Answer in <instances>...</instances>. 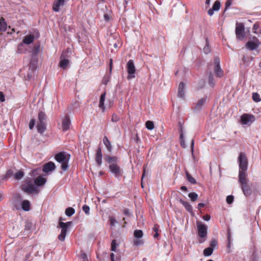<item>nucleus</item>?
<instances>
[{"label": "nucleus", "mask_w": 261, "mask_h": 261, "mask_svg": "<svg viewBox=\"0 0 261 261\" xmlns=\"http://www.w3.org/2000/svg\"><path fill=\"white\" fill-rule=\"evenodd\" d=\"M21 208L24 211H30L31 208L30 201L28 200H23L21 203Z\"/></svg>", "instance_id": "a878e982"}, {"label": "nucleus", "mask_w": 261, "mask_h": 261, "mask_svg": "<svg viewBox=\"0 0 261 261\" xmlns=\"http://www.w3.org/2000/svg\"><path fill=\"white\" fill-rule=\"evenodd\" d=\"M255 120L253 115L248 114H244L241 117V123L243 125H250Z\"/></svg>", "instance_id": "0eeeda50"}, {"label": "nucleus", "mask_w": 261, "mask_h": 261, "mask_svg": "<svg viewBox=\"0 0 261 261\" xmlns=\"http://www.w3.org/2000/svg\"><path fill=\"white\" fill-rule=\"evenodd\" d=\"M145 126L149 130H152L154 127L153 122L151 121H147L145 123Z\"/></svg>", "instance_id": "4c0bfd02"}, {"label": "nucleus", "mask_w": 261, "mask_h": 261, "mask_svg": "<svg viewBox=\"0 0 261 261\" xmlns=\"http://www.w3.org/2000/svg\"><path fill=\"white\" fill-rule=\"evenodd\" d=\"M70 159V155L65 151L60 152L55 155V160L61 164V168L64 171L69 168Z\"/></svg>", "instance_id": "f257e3e1"}, {"label": "nucleus", "mask_w": 261, "mask_h": 261, "mask_svg": "<svg viewBox=\"0 0 261 261\" xmlns=\"http://www.w3.org/2000/svg\"><path fill=\"white\" fill-rule=\"evenodd\" d=\"M126 68L128 73L127 79L128 80H130L135 78L136 68L133 60H130L128 61V62L127 63Z\"/></svg>", "instance_id": "6e6552de"}, {"label": "nucleus", "mask_w": 261, "mask_h": 261, "mask_svg": "<svg viewBox=\"0 0 261 261\" xmlns=\"http://www.w3.org/2000/svg\"><path fill=\"white\" fill-rule=\"evenodd\" d=\"M244 25L242 23H237L236 27V37L238 39L242 40L245 37Z\"/></svg>", "instance_id": "423d86ee"}, {"label": "nucleus", "mask_w": 261, "mask_h": 261, "mask_svg": "<svg viewBox=\"0 0 261 261\" xmlns=\"http://www.w3.org/2000/svg\"><path fill=\"white\" fill-rule=\"evenodd\" d=\"M258 46V41H248L246 44V47L250 50H253L257 48Z\"/></svg>", "instance_id": "aec40b11"}, {"label": "nucleus", "mask_w": 261, "mask_h": 261, "mask_svg": "<svg viewBox=\"0 0 261 261\" xmlns=\"http://www.w3.org/2000/svg\"><path fill=\"white\" fill-rule=\"evenodd\" d=\"M241 188L244 192V194L246 196L249 195L251 194V190L250 189V187L247 182L245 183L244 184H242Z\"/></svg>", "instance_id": "b1692460"}, {"label": "nucleus", "mask_w": 261, "mask_h": 261, "mask_svg": "<svg viewBox=\"0 0 261 261\" xmlns=\"http://www.w3.org/2000/svg\"><path fill=\"white\" fill-rule=\"evenodd\" d=\"M214 249L212 247H208L203 250V255L205 256H209L211 255L213 252Z\"/></svg>", "instance_id": "473e14b6"}, {"label": "nucleus", "mask_w": 261, "mask_h": 261, "mask_svg": "<svg viewBox=\"0 0 261 261\" xmlns=\"http://www.w3.org/2000/svg\"><path fill=\"white\" fill-rule=\"evenodd\" d=\"M179 202L182 204L186 210L191 214H193V208L192 205L187 201H184L182 199H179Z\"/></svg>", "instance_id": "4be33fe9"}, {"label": "nucleus", "mask_w": 261, "mask_h": 261, "mask_svg": "<svg viewBox=\"0 0 261 261\" xmlns=\"http://www.w3.org/2000/svg\"><path fill=\"white\" fill-rule=\"evenodd\" d=\"M258 28V25L256 23H255L254 25H253V29L254 30H257V29Z\"/></svg>", "instance_id": "338daca9"}, {"label": "nucleus", "mask_w": 261, "mask_h": 261, "mask_svg": "<svg viewBox=\"0 0 261 261\" xmlns=\"http://www.w3.org/2000/svg\"><path fill=\"white\" fill-rule=\"evenodd\" d=\"M231 5V0H227L225 3V9H227Z\"/></svg>", "instance_id": "4d7b16f0"}, {"label": "nucleus", "mask_w": 261, "mask_h": 261, "mask_svg": "<svg viewBox=\"0 0 261 261\" xmlns=\"http://www.w3.org/2000/svg\"><path fill=\"white\" fill-rule=\"evenodd\" d=\"M80 259L82 261H87L88 257L87 255L85 253H82L80 255Z\"/></svg>", "instance_id": "09e8293b"}, {"label": "nucleus", "mask_w": 261, "mask_h": 261, "mask_svg": "<svg viewBox=\"0 0 261 261\" xmlns=\"http://www.w3.org/2000/svg\"><path fill=\"white\" fill-rule=\"evenodd\" d=\"M206 101V97H203L199 100L195 107V110L200 111L205 103Z\"/></svg>", "instance_id": "6ab92c4d"}, {"label": "nucleus", "mask_w": 261, "mask_h": 261, "mask_svg": "<svg viewBox=\"0 0 261 261\" xmlns=\"http://www.w3.org/2000/svg\"><path fill=\"white\" fill-rule=\"evenodd\" d=\"M214 70L217 76L221 77L223 75V71L220 67V61L219 58L215 59Z\"/></svg>", "instance_id": "1a4fd4ad"}, {"label": "nucleus", "mask_w": 261, "mask_h": 261, "mask_svg": "<svg viewBox=\"0 0 261 261\" xmlns=\"http://www.w3.org/2000/svg\"><path fill=\"white\" fill-rule=\"evenodd\" d=\"M46 122H38L37 128L39 133H43L46 129Z\"/></svg>", "instance_id": "393cba45"}, {"label": "nucleus", "mask_w": 261, "mask_h": 261, "mask_svg": "<svg viewBox=\"0 0 261 261\" xmlns=\"http://www.w3.org/2000/svg\"><path fill=\"white\" fill-rule=\"evenodd\" d=\"M43 171V172L45 173H48L49 172V162L46 163L43 166V168L42 169H39L34 170L33 172V173L34 175L38 174L40 172Z\"/></svg>", "instance_id": "412c9836"}, {"label": "nucleus", "mask_w": 261, "mask_h": 261, "mask_svg": "<svg viewBox=\"0 0 261 261\" xmlns=\"http://www.w3.org/2000/svg\"><path fill=\"white\" fill-rule=\"evenodd\" d=\"M198 235L200 238L199 242L203 243L207 236V226L205 224L202 223L200 222L197 221L196 223Z\"/></svg>", "instance_id": "7ed1b4c3"}, {"label": "nucleus", "mask_w": 261, "mask_h": 261, "mask_svg": "<svg viewBox=\"0 0 261 261\" xmlns=\"http://www.w3.org/2000/svg\"><path fill=\"white\" fill-rule=\"evenodd\" d=\"M202 218L204 220L208 221L210 220L211 216L209 215H205L203 216Z\"/></svg>", "instance_id": "13d9d810"}, {"label": "nucleus", "mask_w": 261, "mask_h": 261, "mask_svg": "<svg viewBox=\"0 0 261 261\" xmlns=\"http://www.w3.org/2000/svg\"><path fill=\"white\" fill-rule=\"evenodd\" d=\"M205 206V204L203 203H199L198 204V208L200 209Z\"/></svg>", "instance_id": "e2e57ef3"}, {"label": "nucleus", "mask_w": 261, "mask_h": 261, "mask_svg": "<svg viewBox=\"0 0 261 261\" xmlns=\"http://www.w3.org/2000/svg\"><path fill=\"white\" fill-rule=\"evenodd\" d=\"M61 228V231L60 234L58 236V239L60 241L63 242L65 239L67 230L64 228Z\"/></svg>", "instance_id": "c756f323"}, {"label": "nucleus", "mask_w": 261, "mask_h": 261, "mask_svg": "<svg viewBox=\"0 0 261 261\" xmlns=\"http://www.w3.org/2000/svg\"><path fill=\"white\" fill-rule=\"evenodd\" d=\"M203 51L205 54H208L211 51L210 46L206 44L203 48Z\"/></svg>", "instance_id": "603ef678"}, {"label": "nucleus", "mask_w": 261, "mask_h": 261, "mask_svg": "<svg viewBox=\"0 0 261 261\" xmlns=\"http://www.w3.org/2000/svg\"><path fill=\"white\" fill-rule=\"evenodd\" d=\"M95 159L97 164L101 165L102 163V152L100 148H98L97 150Z\"/></svg>", "instance_id": "5701e85b"}, {"label": "nucleus", "mask_w": 261, "mask_h": 261, "mask_svg": "<svg viewBox=\"0 0 261 261\" xmlns=\"http://www.w3.org/2000/svg\"><path fill=\"white\" fill-rule=\"evenodd\" d=\"M245 171L246 170H240L239 171V181L241 184V185L244 184L245 183L247 182Z\"/></svg>", "instance_id": "f3484780"}, {"label": "nucleus", "mask_w": 261, "mask_h": 261, "mask_svg": "<svg viewBox=\"0 0 261 261\" xmlns=\"http://www.w3.org/2000/svg\"><path fill=\"white\" fill-rule=\"evenodd\" d=\"M181 190L184 191H187L188 189H187V187H186V186H182L181 187Z\"/></svg>", "instance_id": "774afa93"}, {"label": "nucleus", "mask_w": 261, "mask_h": 261, "mask_svg": "<svg viewBox=\"0 0 261 261\" xmlns=\"http://www.w3.org/2000/svg\"><path fill=\"white\" fill-rule=\"evenodd\" d=\"M36 120L34 119H32L29 123V128L32 129L35 124Z\"/></svg>", "instance_id": "de8ad7c7"}, {"label": "nucleus", "mask_w": 261, "mask_h": 261, "mask_svg": "<svg viewBox=\"0 0 261 261\" xmlns=\"http://www.w3.org/2000/svg\"><path fill=\"white\" fill-rule=\"evenodd\" d=\"M133 242L134 244L136 246H140L143 244V240L140 239L135 238V239L134 240Z\"/></svg>", "instance_id": "37998d69"}, {"label": "nucleus", "mask_w": 261, "mask_h": 261, "mask_svg": "<svg viewBox=\"0 0 261 261\" xmlns=\"http://www.w3.org/2000/svg\"><path fill=\"white\" fill-rule=\"evenodd\" d=\"M83 210L87 215L90 214V207L87 205H84L83 206Z\"/></svg>", "instance_id": "a18cd8bd"}, {"label": "nucleus", "mask_w": 261, "mask_h": 261, "mask_svg": "<svg viewBox=\"0 0 261 261\" xmlns=\"http://www.w3.org/2000/svg\"><path fill=\"white\" fill-rule=\"evenodd\" d=\"M33 226V225L32 222L27 221L25 224L24 231L31 230Z\"/></svg>", "instance_id": "a19ab883"}, {"label": "nucleus", "mask_w": 261, "mask_h": 261, "mask_svg": "<svg viewBox=\"0 0 261 261\" xmlns=\"http://www.w3.org/2000/svg\"><path fill=\"white\" fill-rule=\"evenodd\" d=\"M74 209L71 207L67 208L65 211V214L68 217L71 216L74 214Z\"/></svg>", "instance_id": "72a5a7b5"}, {"label": "nucleus", "mask_w": 261, "mask_h": 261, "mask_svg": "<svg viewBox=\"0 0 261 261\" xmlns=\"http://www.w3.org/2000/svg\"><path fill=\"white\" fill-rule=\"evenodd\" d=\"M67 54V52H63L61 56L60 66L63 69L66 68L69 63V60L66 58V57H68Z\"/></svg>", "instance_id": "9b49d317"}, {"label": "nucleus", "mask_w": 261, "mask_h": 261, "mask_svg": "<svg viewBox=\"0 0 261 261\" xmlns=\"http://www.w3.org/2000/svg\"><path fill=\"white\" fill-rule=\"evenodd\" d=\"M5 101V95L2 92H0V101L4 102Z\"/></svg>", "instance_id": "6e6d98bb"}, {"label": "nucleus", "mask_w": 261, "mask_h": 261, "mask_svg": "<svg viewBox=\"0 0 261 261\" xmlns=\"http://www.w3.org/2000/svg\"><path fill=\"white\" fill-rule=\"evenodd\" d=\"M124 214L125 215H130V212L129 210L126 209L124 211Z\"/></svg>", "instance_id": "680f3d73"}, {"label": "nucleus", "mask_w": 261, "mask_h": 261, "mask_svg": "<svg viewBox=\"0 0 261 261\" xmlns=\"http://www.w3.org/2000/svg\"><path fill=\"white\" fill-rule=\"evenodd\" d=\"M186 175L189 182L193 184H196V181L195 178H193L188 172H186Z\"/></svg>", "instance_id": "ea45409f"}, {"label": "nucleus", "mask_w": 261, "mask_h": 261, "mask_svg": "<svg viewBox=\"0 0 261 261\" xmlns=\"http://www.w3.org/2000/svg\"><path fill=\"white\" fill-rule=\"evenodd\" d=\"M119 120V117L115 114H113L112 117V121L116 122Z\"/></svg>", "instance_id": "5fc2aeb1"}, {"label": "nucleus", "mask_w": 261, "mask_h": 261, "mask_svg": "<svg viewBox=\"0 0 261 261\" xmlns=\"http://www.w3.org/2000/svg\"><path fill=\"white\" fill-rule=\"evenodd\" d=\"M233 201V197L231 195H229L226 198V202L228 204H231Z\"/></svg>", "instance_id": "8fccbe9b"}, {"label": "nucleus", "mask_w": 261, "mask_h": 261, "mask_svg": "<svg viewBox=\"0 0 261 261\" xmlns=\"http://www.w3.org/2000/svg\"><path fill=\"white\" fill-rule=\"evenodd\" d=\"M198 194L195 192H191L189 193L188 197L190 198L191 200L193 202L195 201L198 198Z\"/></svg>", "instance_id": "f704fd0d"}, {"label": "nucleus", "mask_w": 261, "mask_h": 261, "mask_svg": "<svg viewBox=\"0 0 261 261\" xmlns=\"http://www.w3.org/2000/svg\"><path fill=\"white\" fill-rule=\"evenodd\" d=\"M180 144H181V146L183 148H185V147H186L185 143V142H184V140H181Z\"/></svg>", "instance_id": "69168bd1"}, {"label": "nucleus", "mask_w": 261, "mask_h": 261, "mask_svg": "<svg viewBox=\"0 0 261 261\" xmlns=\"http://www.w3.org/2000/svg\"><path fill=\"white\" fill-rule=\"evenodd\" d=\"M143 235V231L141 230H135L134 231V236L135 238L141 239Z\"/></svg>", "instance_id": "c9c22d12"}, {"label": "nucleus", "mask_w": 261, "mask_h": 261, "mask_svg": "<svg viewBox=\"0 0 261 261\" xmlns=\"http://www.w3.org/2000/svg\"><path fill=\"white\" fill-rule=\"evenodd\" d=\"M46 115L43 112H40L38 115V122H46Z\"/></svg>", "instance_id": "2f4dec72"}, {"label": "nucleus", "mask_w": 261, "mask_h": 261, "mask_svg": "<svg viewBox=\"0 0 261 261\" xmlns=\"http://www.w3.org/2000/svg\"><path fill=\"white\" fill-rule=\"evenodd\" d=\"M217 245V241L216 240L214 239L211 241L210 247H212L214 249V248Z\"/></svg>", "instance_id": "864d4df0"}, {"label": "nucleus", "mask_w": 261, "mask_h": 261, "mask_svg": "<svg viewBox=\"0 0 261 261\" xmlns=\"http://www.w3.org/2000/svg\"><path fill=\"white\" fill-rule=\"evenodd\" d=\"M117 245L118 244L116 243V241L115 240H113L111 243V250L113 251H116Z\"/></svg>", "instance_id": "c03bdc74"}, {"label": "nucleus", "mask_w": 261, "mask_h": 261, "mask_svg": "<svg viewBox=\"0 0 261 261\" xmlns=\"http://www.w3.org/2000/svg\"><path fill=\"white\" fill-rule=\"evenodd\" d=\"M103 142L108 151L111 152L112 150V146L111 142L106 136L103 137Z\"/></svg>", "instance_id": "cd10ccee"}, {"label": "nucleus", "mask_w": 261, "mask_h": 261, "mask_svg": "<svg viewBox=\"0 0 261 261\" xmlns=\"http://www.w3.org/2000/svg\"><path fill=\"white\" fill-rule=\"evenodd\" d=\"M209 84L212 87L214 86V82L213 81V78L211 75H210L209 77Z\"/></svg>", "instance_id": "bf43d9fd"}, {"label": "nucleus", "mask_w": 261, "mask_h": 261, "mask_svg": "<svg viewBox=\"0 0 261 261\" xmlns=\"http://www.w3.org/2000/svg\"><path fill=\"white\" fill-rule=\"evenodd\" d=\"M109 220L111 226H114L115 224L117 223V221L115 220V218L112 216L109 217Z\"/></svg>", "instance_id": "49530a36"}, {"label": "nucleus", "mask_w": 261, "mask_h": 261, "mask_svg": "<svg viewBox=\"0 0 261 261\" xmlns=\"http://www.w3.org/2000/svg\"><path fill=\"white\" fill-rule=\"evenodd\" d=\"M24 176L23 171H19L16 172L14 175V177L16 179H20Z\"/></svg>", "instance_id": "58836bf2"}, {"label": "nucleus", "mask_w": 261, "mask_h": 261, "mask_svg": "<svg viewBox=\"0 0 261 261\" xmlns=\"http://www.w3.org/2000/svg\"><path fill=\"white\" fill-rule=\"evenodd\" d=\"M71 224H72L71 222H67L66 223L60 222L59 223V225L61 228H64L67 230L68 229V227L70 226Z\"/></svg>", "instance_id": "e433bc0d"}, {"label": "nucleus", "mask_w": 261, "mask_h": 261, "mask_svg": "<svg viewBox=\"0 0 261 261\" xmlns=\"http://www.w3.org/2000/svg\"><path fill=\"white\" fill-rule=\"evenodd\" d=\"M114 254L113 253H112L111 254V261H119V259H117L116 260H115L114 259Z\"/></svg>", "instance_id": "052dcab7"}, {"label": "nucleus", "mask_w": 261, "mask_h": 261, "mask_svg": "<svg viewBox=\"0 0 261 261\" xmlns=\"http://www.w3.org/2000/svg\"><path fill=\"white\" fill-rule=\"evenodd\" d=\"M185 86L183 82H181L178 87L177 96L179 98L181 99L185 98Z\"/></svg>", "instance_id": "4468645a"}, {"label": "nucleus", "mask_w": 261, "mask_h": 261, "mask_svg": "<svg viewBox=\"0 0 261 261\" xmlns=\"http://www.w3.org/2000/svg\"><path fill=\"white\" fill-rule=\"evenodd\" d=\"M7 29V23L3 17L0 19V31H5Z\"/></svg>", "instance_id": "7c9ffc66"}, {"label": "nucleus", "mask_w": 261, "mask_h": 261, "mask_svg": "<svg viewBox=\"0 0 261 261\" xmlns=\"http://www.w3.org/2000/svg\"><path fill=\"white\" fill-rule=\"evenodd\" d=\"M22 189L28 194H38L39 192V189L36 185L32 183L28 184L27 186H22Z\"/></svg>", "instance_id": "39448f33"}, {"label": "nucleus", "mask_w": 261, "mask_h": 261, "mask_svg": "<svg viewBox=\"0 0 261 261\" xmlns=\"http://www.w3.org/2000/svg\"><path fill=\"white\" fill-rule=\"evenodd\" d=\"M34 184L36 186H41L44 185L46 182V179L42 175H39L36 178H34Z\"/></svg>", "instance_id": "2eb2a0df"}, {"label": "nucleus", "mask_w": 261, "mask_h": 261, "mask_svg": "<svg viewBox=\"0 0 261 261\" xmlns=\"http://www.w3.org/2000/svg\"><path fill=\"white\" fill-rule=\"evenodd\" d=\"M109 81V79L108 77H105L103 80V83L106 85Z\"/></svg>", "instance_id": "0e129e2a"}, {"label": "nucleus", "mask_w": 261, "mask_h": 261, "mask_svg": "<svg viewBox=\"0 0 261 261\" xmlns=\"http://www.w3.org/2000/svg\"><path fill=\"white\" fill-rule=\"evenodd\" d=\"M105 160L110 164L109 168L110 171L118 177L121 175V169L116 164L117 158L116 156H107L105 158Z\"/></svg>", "instance_id": "f03ea898"}, {"label": "nucleus", "mask_w": 261, "mask_h": 261, "mask_svg": "<svg viewBox=\"0 0 261 261\" xmlns=\"http://www.w3.org/2000/svg\"><path fill=\"white\" fill-rule=\"evenodd\" d=\"M240 170H247L248 168V160L244 152H240L238 158Z\"/></svg>", "instance_id": "20e7f679"}, {"label": "nucleus", "mask_w": 261, "mask_h": 261, "mask_svg": "<svg viewBox=\"0 0 261 261\" xmlns=\"http://www.w3.org/2000/svg\"><path fill=\"white\" fill-rule=\"evenodd\" d=\"M252 99L255 102H259L261 100L259 95L257 93L252 94Z\"/></svg>", "instance_id": "79ce46f5"}, {"label": "nucleus", "mask_w": 261, "mask_h": 261, "mask_svg": "<svg viewBox=\"0 0 261 261\" xmlns=\"http://www.w3.org/2000/svg\"><path fill=\"white\" fill-rule=\"evenodd\" d=\"M65 2V0H55L53 6V10L55 12H59L61 7L64 6Z\"/></svg>", "instance_id": "ddd939ff"}, {"label": "nucleus", "mask_w": 261, "mask_h": 261, "mask_svg": "<svg viewBox=\"0 0 261 261\" xmlns=\"http://www.w3.org/2000/svg\"><path fill=\"white\" fill-rule=\"evenodd\" d=\"M71 124V121L69 117L65 116L62 119V128L63 130L66 131L69 129Z\"/></svg>", "instance_id": "f8f14e48"}, {"label": "nucleus", "mask_w": 261, "mask_h": 261, "mask_svg": "<svg viewBox=\"0 0 261 261\" xmlns=\"http://www.w3.org/2000/svg\"><path fill=\"white\" fill-rule=\"evenodd\" d=\"M25 44L21 42L20 43H19L18 45V46H17V53L18 54H23V53H25L26 51H27V48L24 45Z\"/></svg>", "instance_id": "bb28decb"}, {"label": "nucleus", "mask_w": 261, "mask_h": 261, "mask_svg": "<svg viewBox=\"0 0 261 261\" xmlns=\"http://www.w3.org/2000/svg\"><path fill=\"white\" fill-rule=\"evenodd\" d=\"M56 166L54 163L50 162L49 163V170L50 172L53 171L55 170Z\"/></svg>", "instance_id": "3c124183"}, {"label": "nucleus", "mask_w": 261, "mask_h": 261, "mask_svg": "<svg viewBox=\"0 0 261 261\" xmlns=\"http://www.w3.org/2000/svg\"><path fill=\"white\" fill-rule=\"evenodd\" d=\"M39 37L38 34L37 33L36 35L34 34H29L23 37L22 42L25 45H30L34 42L35 39Z\"/></svg>", "instance_id": "9d476101"}, {"label": "nucleus", "mask_w": 261, "mask_h": 261, "mask_svg": "<svg viewBox=\"0 0 261 261\" xmlns=\"http://www.w3.org/2000/svg\"><path fill=\"white\" fill-rule=\"evenodd\" d=\"M106 92H103L100 97L99 108L102 110V112L105 111L106 107L105 106V101L106 99Z\"/></svg>", "instance_id": "a211bd4d"}, {"label": "nucleus", "mask_w": 261, "mask_h": 261, "mask_svg": "<svg viewBox=\"0 0 261 261\" xmlns=\"http://www.w3.org/2000/svg\"><path fill=\"white\" fill-rule=\"evenodd\" d=\"M40 44H36L33 47L31 51L33 56H36L39 54L40 51Z\"/></svg>", "instance_id": "c85d7f7f"}, {"label": "nucleus", "mask_w": 261, "mask_h": 261, "mask_svg": "<svg viewBox=\"0 0 261 261\" xmlns=\"http://www.w3.org/2000/svg\"><path fill=\"white\" fill-rule=\"evenodd\" d=\"M220 6H221V4H220V2L219 1H216L213 6V7L212 9H210L207 13H208V14L210 15V16H212L214 14V12L215 11H218L219 9H220Z\"/></svg>", "instance_id": "dca6fc26"}]
</instances>
